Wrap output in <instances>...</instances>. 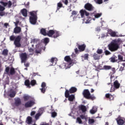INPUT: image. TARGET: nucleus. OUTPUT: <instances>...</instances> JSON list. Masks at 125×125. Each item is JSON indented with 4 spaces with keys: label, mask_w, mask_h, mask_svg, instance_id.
Returning a JSON list of instances; mask_svg holds the SVG:
<instances>
[{
    "label": "nucleus",
    "mask_w": 125,
    "mask_h": 125,
    "mask_svg": "<svg viewBox=\"0 0 125 125\" xmlns=\"http://www.w3.org/2000/svg\"><path fill=\"white\" fill-rule=\"evenodd\" d=\"M122 44V40L118 39L112 40L108 45L109 50L111 52H115L120 48V46Z\"/></svg>",
    "instance_id": "obj_1"
},
{
    "label": "nucleus",
    "mask_w": 125,
    "mask_h": 125,
    "mask_svg": "<svg viewBox=\"0 0 125 125\" xmlns=\"http://www.w3.org/2000/svg\"><path fill=\"white\" fill-rule=\"evenodd\" d=\"M10 41L11 42H14V44L15 45L16 47H21V40L22 37L20 35H18L15 37L14 35H12L9 37Z\"/></svg>",
    "instance_id": "obj_2"
},
{
    "label": "nucleus",
    "mask_w": 125,
    "mask_h": 125,
    "mask_svg": "<svg viewBox=\"0 0 125 125\" xmlns=\"http://www.w3.org/2000/svg\"><path fill=\"white\" fill-rule=\"evenodd\" d=\"M37 12H38V11H32L29 13L30 15V17H29V21L32 25H35L37 23V20L38 19Z\"/></svg>",
    "instance_id": "obj_3"
},
{
    "label": "nucleus",
    "mask_w": 125,
    "mask_h": 125,
    "mask_svg": "<svg viewBox=\"0 0 125 125\" xmlns=\"http://www.w3.org/2000/svg\"><path fill=\"white\" fill-rule=\"evenodd\" d=\"M83 95L84 98L88 100H93L96 99L95 96H94V95H91L90 94V92H89V90L88 89H84L83 91Z\"/></svg>",
    "instance_id": "obj_4"
},
{
    "label": "nucleus",
    "mask_w": 125,
    "mask_h": 125,
    "mask_svg": "<svg viewBox=\"0 0 125 125\" xmlns=\"http://www.w3.org/2000/svg\"><path fill=\"white\" fill-rule=\"evenodd\" d=\"M84 9H85V10L89 11V12H92V11H94V10L95 9L94 6H93L92 4L89 2L85 4L84 6Z\"/></svg>",
    "instance_id": "obj_5"
},
{
    "label": "nucleus",
    "mask_w": 125,
    "mask_h": 125,
    "mask_svg": "<svg viewBox=\"0 0 125 125\" xmlns=\"http://www.w3.org/2000/svg\"><path fill=\"white\" fill-rule=\"evenodd\" d=\"M14 100V103L12 104L13 107H18L21 105V99L20 98H16Z\"/></svg>",
    "instance_id": "obj_6"
},
{
    "label": "nucleus",
    "mask_w": 125,
    "mask_h": 125,
    "mask_svg": "<svg viewBox=\"0 0 125 125\" xmlns=\"http://www.w3.org/2000/svg\"><path fill=\"white\" fill-rule=\"evenodd\" d=\"M64 61H66L68 63H69L68 66H69V67H71V66H73V65H74V63L72 61V59H71V57H70V56H65L64 57Z\"/></svg>",
    "instance_id": "obj_7"
},
{
    "label": "nucleus",
    "mask_w": 125,
    "mask_h": 125,
    "mask_svg": "<svg viewBox=\"0 0 125 125\" xmlns=\"http://www.w3.org/2000/svg\"><path fill=\"white\" fill-rule=\"evenodd\" d=\"M20 57L21 62L22 63H26V61H27V54L26 53H22L20 55Z\"/></svg>",
    "instance_id": "obj_8"
},
{
    "label": "nucleus",
    "mask_w": 125,
    "mask_h": 125,
    "mask_svg": "<svg viewBox=\"0 0 125 125\" xmlns=\"http://www.w3.org/2000/svg\"><path fill=\"white\" fill-rule=\"evenodd\" d=\"M105 97L106 99H109V101H113L114 97H116V95L115 94L112 95L110 93H106L105 94Z\"/></svg>",
    "instance_id": "obj_9"
},
{
    "label": "nucleus",
    "mask_w": 125,
    "mask_h": 125,
    "mask_svg": "<svg viewBox=\"0 0 125 125\" xmlns=\"http://www.w3.org/2000/svg\"><path fill=\"white\" fill-rule=\"evenodd\" d=\"M0 3L1 4H2L3 6L4 7H5L8 5V8H10L11 7V6L12 5V2L11 1L9 0L8 2H4L3 1H0Z\"/></svg>",
    "instance_id": "obj_10"
},
{
    "label": "nucleus",
    "mask_w": 125,
    "mask_h": 125,
    "mask_svg": "<svg viewBox=\"0 0 125 125\" xmlns=\"http://www.w3.org/2000/svg\"><path fill=\"white\" fill-rule=\"evenodd\" d=\"M34 105H35V102L29 101L25 104L24 106L25 108H30L34 106Z\"/></svg>",
    "instance_id": "obj_11"
},
{
    "label": "nucleus",
    "mask_w": 125,
    "mask_h": 125,
    "mask_svg": "<svg viewBox=\"0 0 125 125\" xmlns=\"http://www.w3.org/2000/svg\"><path fill=\"white\" fill-rule=\"evenodd\" d=\"M78 49L80 52H83L85 50V48H86V45L85 44H83L82 45H77Z\"/></svg>",
    "instance_id": "obj_12"
},
{
    "label": "nucleus",
    "mask_w": 125,
    "mask_h": 125,
    "mask_svg": "<svg viewBox=\"0 0 125 125\" xmlns=\"http://www.w3.org/2000/svg\"><path fill=\"white\" fill-rule=\"evenodd\" d=\"M80 12L81 17L82 18H83V17H84V15H85V16H89V13L87 11H86V10H85L82 9L80 11Z\"/></svg>",
    "instance_id": "obj_13"
},
{
    "label": "nucleus",
    "mask_w": 125,
    "mask_h": 125,
    "mask_svg": "<svg viewBox=\"0 0 125 125\" xmlns=\"http://www.w3.org/2000/svg\"><path fill=\"white\" fill-rule=\"evenodd\" d=\"M42 88H40V90L42 93H45L46 87V83L45 82H42L41 84Z\"/></svg>",
    "instance_id": "obj_14"
},
{
    "label": "nucleus",
    "mask_w": 125,
    "mask_h": 125,
    "mask_svg": "<svg viewBox=\"0 0 125 125\" xmlns=\"http://www.w3.org/2000/svg\"><path fill=\"white\" fill-rule=\"evenodd\" d=\"M121 84L119 83V81L118 80L115 81L113 83V86L116 88V89H118V88H120V86Z\"/></svg>",
    "instance_id": "obj_15"
},
{
    "label": "nucleus",
    "mask_w": 125,
    "mask_h": 125,
    "mask_svg": "<svg viewBox=\"0 0 125 125\" xmlns=\"http://www.w3.org/2000/svg\"><path fill=\"white\" fill-rule=\"evenodd\" d=\"M79 110H81L83 112V113L86 112V106L83 105H79Z\"/></svg>",
    "instance_id": "obj_16"
},
{
    "label": "nucleus",
    "mask_w": 125,
    "mask_h": 125,
    "mask_svg": "<svg viewBox=\"0 0 125 125\" xmlns=\"http://www.w3.org/2000/svg\"><path fill=\"white\" fill-rule=\"evenodd\" d=\"M16 95V91L11 89V92L9 94L8 96H9V97H11V98H13V97H15Z\"/></svg>",
    "instance_id": "obj_17"
},
{
    "label": "nucleus",
    "mask_w": 125,
    "mask_h": 125,
    "mask_svg": "<svg viewBox=\"0 0 125 125\" xmlns=\"http://www.w3.org/2000/svg\"><path fill=\"white\" fill-rule=\"evenodd\" d=\"M78 90V89L76 87H71L69 89V93H75V92H77V91Z\"/></svg>",
    "instance_id": "obj_18"
},
{
    "label": "nucleus",
    "mask_w": 125,
    "mask_h": 125,
    "mask_svg": "<svg viewBox=\"0 0 125 125\" xmlns=\"http://www.w3.org/2000/svg\"><path fill=\"white\" fill-rule=\"evenodd\" d=\"M93 57L94 60H99V59H100V55L94 53L93 55Z\"/></svg>",
    "instance_id": "obj_19"
},
{
    "label": "nucleus",
    "mask_w": 125,
    "mask_h": 125,
    "mask_svg": "<svg viewBox=\"0 0 125 125\" xmlns=\"http://www.w3.org/2000/svg\"><path fill=\"white\" fill-rule=\"evenodd\" d=\"M54 34V30H50L48 31L47 33V36L48 37H50L51 38H52L53 37V34Z\"/></svg>",
    "instance_id": "obj_20"
},
{
    "label": "nucleus",
    "mask_w": 125,
    "mask_h": 125,
    "mask_svg": "<svg viewBox=\"0 0 125 125\" xmlns=\"http://www.w3.org/2000/svg\"><path fill=\"white\" fill-rule=\"evenodd\" d=\"M24 84L25 85H26V86L28 87V88H31V86H30L31 82H30V80H25L24 82Z\"/></svg>",
    "instance_id": "obj_21"
},
{
    "label": "nucleus",
    "mask_w": 125,
    "mask_h": 125,
    "mask_svg": "<svg viewBox=\"0 0 125 125\" xmlns=\"http://www.w3.org/2000/svg\"><path fill=\"white\" fill-rule=\"evenodd\" d=\"M59 36H60V34L59 33V32L54 31L52 38H54V39H56L57 38H58Z\"/></svg>",
    "instance_id": "obj_22"
},
{
    "label": "nucleus",
    "mask_w": 125,
    "mask_h": 125,
    "mask_svg": "<svg viewBox=\"0 0 125 125\" xmlns=\"http://www.w3.org/2000/svg\"><path fill=\"white\" fill-rule=\"evenodd\" d=\"M21 14H22L23 16L24 17H27L28 16V13H27V9H23L21 11Z\"/></svg>",
    "instance_id": "obj_23"
},
{
    "label": "nucleus",
    "mask_w": 125,
    "mask_h": 125,
    "mask_svg": "<svg viewBox=\"0 0 125 125\" xmlns=\"http://www.w3.org/2000/svg\"><path fill=\"white\" fill-rule=\"evenodd\" d=\"M40 34L43 36H47L46 30L44 28H42L40 30Z\"/></svg>",
    "instance_id": "obj_24"
},
{
    "label": "nucleus",
    "mask_w": 125,
    "mask_h": 125,
    "mask_svg": "<svg viewBox=\"0 0 125 125\" xmlns=\"http://www.w3.org/2000/svg\"><path fill=\"white\" fill-rule=\"evenodd\" d=\"M80 118L81 119V120H84V122H87V119H88L87 116L83 114L81 115L80 116Z\"/></svg>",
    "instance_id": "obj_25"
},
{
    "label": "nucleus",
    "mask_w": 125,
    "mask_h": 125,
    "mask_svg": "<svg viewBox=\"0 0 125 125\" xmlns=\"http://www.w3.org/2000/svg\"><path fill=\"white\" fill-rule=\"evenodd\" d=\"M14 32V33H15V34H18V33H20V32H21V27H17L15 28Z\"/></svg>",
    "instance_id": "obj_26"
},
{
    "label": "nucleus",
    "mask_w": 125,
    "mask_h": 125,
    "mask_svg": "<svg viewBox=\"0 0 125 125\" xmlns=\"http://www.w3.org/2000/svg\"><path fill=\"white\" fill-rule=\"evenodd\" d=\"M32 122H33V120L32 119V117L30 116H28L27 117V125H31L32 124Z\"/></svg>",
    "instance_id": "obj_27"
},
{
    "label": "nucleus",
    "mask_w": 125,
    "mask_h": 125,
    "mask_svg": "<svg viewBox=\"0 0 125 125\" xmlns=\"http://www.w3.org/2000/svg\"><path fill=\"white\" fill-rule=\"evenodd\" d=\"M76 123L79 124V125H83V120L81 119V117H77L76 119Z\"/></svg>",
    "instance_id": "obj_28"
},
{
    "label": "nucleus",
    "mask_w": 125,
    "mask_h": 125,
    "mask_svg": "<svg viewBox=\"0 0 125 125\" xmlns=\"http://www.w3.org/2000/svg\"><path fill=\"white\" fill-rule=\"evenodd\" d=\"M2 55L4 56H7L8 55V50L7 49H4L2 52Z\"/></svg>",
    "instance_id": "obj_29"
},
{
    "label": "nucleus",
    "mask_w": 125,
    "mask_h": 125,
    "mask_svg": "<svg viewBox=\"0 0 125 125\" xmlns=\"http://www.w3.org/2000/svg\"><path fill=\"white\" fill-rule=\"evenodd\" d=\"M67 98H68L69 101H74V100L75 99V95L72 94L69 95Z\"/></svg>",
    "instance_id": "obj_30"
},
{
    "label": "nucleus",
    "mask_w": 125,
    "mask_h": 125,
    "mask_svg": "<svg viewBox=\"0 0 125 125\" xmlns=\"http://www.w3.org/2000/svg\"><path fill=\"white\" fill-rule=\"evenodd\" d=\"M14 74H15V69H14V68L12 67L10 69V75L12 76L14 75Z\"/></svg>",
    "instance_id": "obj_31"
},
{
    "label": "nucleus",
    "mask_w": 125,
    "mask_h": 125,
    "mask_svg": "<svg viewBox=\"0 0 125 125\" xmlns=\"http://www.w3.org/2000/svg\"><path fill=\"white\" fill-rule=\"evenodd\" d=\"M50 62H51V63H52V65L54 66V65H56V61H55V58H52L51 59L50 61Z\"/></svg>",
    "instance_id": "obj_32"
},
{
    "label": "nucleus",
    "mask_w": 125,
    "mask_h": 125,
    "mask_svg": "<svg viewBox=\"0 0 125 125\" xmlns=\"http://www.w3.org/2000/svg\"><path fill=\"white\" fill-rule=\"evenodd\" d=\"M118 60H119V62H123L125 61H124V57H123V56H122L121 55H118Z\"/></svg>",
    "instance_id": "obj_33"
},
{
    "label": "nucleus",
    "mask_w": 125,
    "mask_h": 125,
    "mask_svg": "<svg viewBox=\"0 0 125 125\" xmlns=\"http://www.w3.org/2000/svg\"><path fill=\"white\" fill-rule=\"evenodd\" d=\"M117 123L119 125H123L124 124H125V121L123 119H119L117 120Z\"/></svg>",
    "instance_id": "obj_34"
},
{
    "label": "nucleus",
    "mask_w": 125,
    "mask_h": 125,
    "mask_svg": "<svg viewBox=\"0 0 125 125\" xmlns=\"http://www.w3.org/2000/svg\"><path fill=\"white\" fill-rule=\"evenodd\" d=\"M30 84L32 86H35L37 84V81L35 80H32L30 82Z\"/></svg>",
    "instance_id": "obj_35"
},
{
    "label": "nucleus",
    "mask_w": 125,
    "mask_h": 125,
    "mask_svg": "<svg viewBox=\"0 0 125 125\" xmlns=\"http://www.w3.org/2000/svg\"><path fill=\"white\" fill-rule=\"evenodd\" d=\"M89 55L88 54H85L83 56H82V58H83L84 60H88V57Z\"/></svg>",
    "instance_id": "obj_36"
},
{
    "label": "nucleus",
    "mask_w": 125,
    "mask_h": 125,
    "mask_svg": "<svg viewBox=\"0 0 125 125\" xmlns=\"http://www.w3.org/2000/svg\"><path fill=\"white\" fill-rule=\"evenodd\" d=\"M65 97H66V98H68V97H69V96H70V91L69 90H66L65 93Z\"/></svg>",
    "instance_id": "obj_37"
},
{
    "label": "nucleus",
    "mask_w": 125,
    "mask_h": 125,
    "mask_svg": "<svg viewBox=\"0 0 125 125\" xmlns=\"http://www.w3.org/2000/svg\"><path fill=\"white\" fill-rule=\"evenodd\" d=\"M111 69H112V66H110V65H104V70H111Z\"/></svg>",
    "instance_id": "obj_38"
},
{
    "label": "nucleus",
    "mask_w": 125,
    "mask_h": 125,
    "mask_svg": "<svg viewBox=\"0 0 125 125\" xmlns=\"http://www.w3.org/2000/svg\"><path fill=\"white\" fill-rule=\"evenodd\" d=\"M110 35L111 37H118V35H117V33L115 31H112L110 33Z\"/></svg>",
    "instance_id": "obj_39"
},
{
    "label": "nucleus",
    "mask_w": 125,
    "mask_h": 125,
    "mask_svg": "<svg viewBox=\"0 0 125 125\" xmlns=\"http://www.w3.org/2000/svg\"><path fill=\"white\" fill-rule=\"evenodd\" d=\"M115 57L116 58H117V57ZM115 57H111L110 58L109 60H110V61L112 62V63H114V62H117V61H118V60H116Z\"/></svg>",
    "instance_id": "obj_40"
},
{
    "label": "nucleus",
    "mask_w": 125,
    "mask_h": 125,
    "mask_svg": "<svg viewBox=\"0 0 125 125\" xmlns=\"http://www.w3.org/2000/svg\"><path fill=\"white\" fill-rule=\"evenodd\" d=\"M111 72H110L111 75H114L116 73V68L115 67H111L110 69Z\"/></svg>",
    "instance_id": "obj_41"
},
{
    "label": "nucleus",
    "mask_w": 125,
    "mask_h": 125,
    "mask_svg": "<svg viewBox=\"0 0 125 125\" xmlns=\"http://www.w3.org/2000/svg\"><path fill=\"white\" fill-rule=\"evenodd\" d=\"M95 122V121H94V119H89V120H88L89 125H92V124H94Z\"/></svg>",
    "instance_id": "obj_42"
},
{
    "label": "nucleus",
    "mask_w": 125,
    "mask_h": 125,
    "mask_svg": "<svg viewBox=\"0 0 125 125\" xmlns=\"http://www.w3.org/2000/svg\"><path fill=\"white\" fill-rule=\"evenodd\" d=\"M28 51L31 53L30 55H33L34 54V49L32 48H28Z\"/></svg>",
    "instance_id": "obj_43"
},
{
    "label": "nucleus",
    "mask_w": 125,
    "mask_h": 125,
    "mask_svg": "<svg viewBox=\"0 0 125 125\" xmlns=\"http://www.w3.org/2000/svg\"><path fill=\"white\" fill-rule=\"evenodd\" d=\"M57 6H58L57 9L58 10V9H60V8H61V7H62L63 6V4H62V3H61V2H60L58 3Z\"/></svg>",
    "instance_id": "obj_44"
},
{
    "label": "nucleus",
    "mask_w": 125,
    "mask_h": 125,
    "mask_svg": "<svg viewBox=\"0 0 125 125\" xmlns=\"http://www.w3.org/2000/svg\"><path fill=\"white\" fill-rule=\"evenodd\" d=\"M96 52L99 55L102 54V53H103V50L101 49H98Z\"/></svg>",
    "instance_id": "obj_45"
},
{
    "label": "nucleus",
    "mask_w": 125,
    "mask_h": 125,
    "mask_svg": "<svg viewBox=\"0 0 125 125\" xmlns=\"http://www.w3.org/2000/svg\"><path fill=\"white\" fill-rule=\"evenodd\" d=\"M42 116V114L40 113H37L35 115L36 120H39V118Z\"/></svg>",
    "instance_id": "obj_46"
},
{
    "label": "nucleus",
    "mask_w": 125,
    "mask_h": 125,
    "mask_svg": "<svg viewBox=\"0 0 125 125\" xmlns=\"http://www.w3.org/2000/svg\"><path fill=\"white\" fill-rule=\"evenodd\" d=\"M102 15V13H97L94 15L95 18H99V17H101Z\"/></svg>",
    "instance_id": "obj_47"
},
{
    "label": "nucleus",
    "mask_w": 125,
    "mask_h": 125,
    "mask_svg": "<svg viewBox=\"0 0 125 125\" xmlns=\"http://www.w3.org/2000/svg\"><path fill=\"white\" fill-rule=\"evenodd\" d=\"M44 43H48L49 42V39L47 38H45L44 39Z\"/></svg>",
    "instance_id": "obj_48"
},
{
    "label": "nucleus",
    "mask_w": 125,
    "mask_h": 125,
    "mask_svg": "<svg viewBox=\"0 0 125 125\" xmlns=\"http://www.w3.org/2000/svg\"><path fill=\"white\" fill-rule=\"evenodd\" d=\"M51 116L52 118H55V117L57 116V113H56V112H52Z\"/></svg>",
    "instance_id": "obj_49"
},
{
    "label": "nucleus",
    "mask_w": 125,
    "mask_h": 125,
    "mask_svg": "<svg viewBox=\"0 0 125 125\" xmlns=\"http://www.w3.org/2000/svg\"><path fill=\"white\" fill-rule=\"evenodd\" d=\"M4 15H5V12H4L3 11H0V16H1V17H2V16H4Z\"/></svg>",
    "instance_id": "obj_50"
},
{
    "label": "nucleus",
    "mask_w": 125,
    "mask_h": 125,
    "mask_svg": "<svg viewBox=\"0 0 125 125\" xmlns=\"http://www.w3.org/2000/svg\"><path fill=\"white\" fill-rule=\"evenodd\" d=\"M115 90H116V88H115V87L113 86H111V87L110 88V92H113L114 91H115Z\"/></svg>",
    "instance_id": "obj_51"
},
{
    "label": "nucleus",
    "mask_w": 125,
    "mask_h": 125,
    "mask_svg": "<svg viewBox=\"0 0 125 125\" xmlns=\"http://www.w3.org/2000/svg\"><path fill=\"white\" fill-rule=\"evenodd\" d=\"M5 10V7L0 5V11H4Z\"/></svg>",
    "instance_id": "obj_52"
},
{
    "label": "nucleus",
    "mask_w": 125,
    "mask_h": 125,
    "mask_svg": "<svg viewBox=\"0 0 125 125\" xmlns=\"http://www.w3.org/2000/svg\"><path fill=\"white\" fill-rule=\"evenodd\" d=\"M96 2L98 4H101L103 3V0H97Z\"/></svg>",
    "instance_id": "obj_53"
},
{
    "label": "nucleus",
    "mask_w": 125,
    "mask_h": 125,
    "mask_svg": "<svg viewBox=\"0 0 125 125\" xmlns=\"http://www.w3.org/2000/svg\"><path fill=\"white\" fill-rule=\"evenodd\" d=\"M9 70H10V68L9 66L6 67L5 68V72L7 73V74H9Z\"/></svg>",
    "instance_id": "obj_54"
},
{
    "label": "nucleus",
    "mask_w": 125,
    "mask_h": 125,
    "mask_svg": "<svg viewBox=\"0 0 125 125\" xmlns=\"http://www.w3.org/2000/svg\"><path fill=\"white\" fill-rule=\"evenodd\" d=\"M23 99H24V101H28V100H29V96H24L23 97Z\"/></svg>",
    "instance_id": "obj_55"
},
{
    "label": "nucleus",
    "mask_w": 125,
    "mask_h": 125,
    "mask_svg": "<svg viewBox=\"0 0 125 125\" xmlns=\"http://www.w3.org/2000/svg\"><path fill=\"white\" fill-rule=\"evenodd\" d=\"M71 14H72V16L77 15V14H78V11H73L72 12Z\"/></svg>",
    "instance_id": "obj_56"
},
{
    "label": "nucleus",
    "mask_w": 125,
    "mask_h": 125,
    "mask_svg": "<svg viewBox=\"0 0 125 125\" xmlns=\"http://www.w3.org/2000/svg\"><path fill=\"white\" fill-rule=\"evenodd\" d=\"M104 53L106 55H109V54H111V52H110V51H109L108 50H106L105 51H104Z\"/></svg>",
    "instance_id": "obj_57"
},
{
    "label": "nucleus",
    "mask_w": 125,
    "mask_h": 125,
    "mask_svg": "<svg viewBox=\"0 0 125 125\" xmlns=\"http://www.w3.org/2000/svg\"><path fill=\"white\" fill-rule=\"evenodd\" d=\"M90 113H91V114H95V113H96V110H95L94 109H91L90 110Z\"/></svg>",
    "instance_id": "obj_58"
},
{
    "label": "nucleus",
    "mask_w": 125,
    "mask_h": 125,
    "mask_svg": "<svg viewBox=\"0 0 125 125\" xmlns=\"http://www.w3.org/2000/svg\"><path fill=\"white\" fill-rule=\"evenodd\" d=\"M125 70V67L123 66H121L119 69V71H121V72H123Z\"/></svg>",
    "instance_id": "obj_59"
},
{
    "label": "nucleus",
    "mask_w": 125,
    "mask_h": 125,
    "mask_svg": "<svg viewBox=\"0 0 125 125\" xmlns=\"http://www.w3.org/2000/svg\"><path fill=\"white\" fill-rule=\"evenodd\" d=\"M24 66L25 67H26V68H27V67H29L30 66V63L29 62H27L26 63L24 62Z\"/></svg>",
    "instance_id": "obj_60"
},
{
    "label": "nucleus",
    "mask_w": 125,
    "mask_h": 125,
    "mask_svg": "<svg viewBox=\"0 0 125 125\" xmlns=\"http://www.w3.org/2000/svg\"><path fill=\"white\" fill-rule=\"evenodd\" d=\"M41 52H42V50H41L37 49L35 50V53H36L37 54L41 53Z\"/></svg>",
    "instance_id": "obj_61"
},
{
    "label": "nucleus",
    "mask_w": 125,
    "mask_h": 125,
    "mask_svg": "<svg viewBox=\"0 0 125 125\" xmlns=\"http://www.w3.org/2000/svg\"><path fill=\"white\" fill-rule=\"evenodd\" d=\"M36 114V111H32L31 112V116H34Z\"/></svg>",
    "instance_id": "obj_62"
},
{
    "label": "nucleus",
    "mask_w": 125,
    "mask_h": 125,
    "mask_svg": "<svg viewBox=\"0 0 125 125\" xmlns=\"http://www.w3.org/2000/svg\"><path fill=\"white\" fill-rule=\"evenodd\" d=\"M4 26L6 27L7 28V26H9V24L8 23H5L4 24Z\"/></svg>",
    "instance_id": "obj_63"
},
{
    "label": "nucleus",
    "mask_w": 125,
    "mask_h": 125,
    "mask_svg": "<svg viewBox=\"0 0 125 125\" xmlns=\"http://www.w3.org/2000/svg\"><path fill=\"white\" fill-rule=\"evenodd\" d=\"M68 0H65L64 1V4H65V5H68Z\"/></svg>",
    "instance_id": "obj_64"
}]
</instances>
